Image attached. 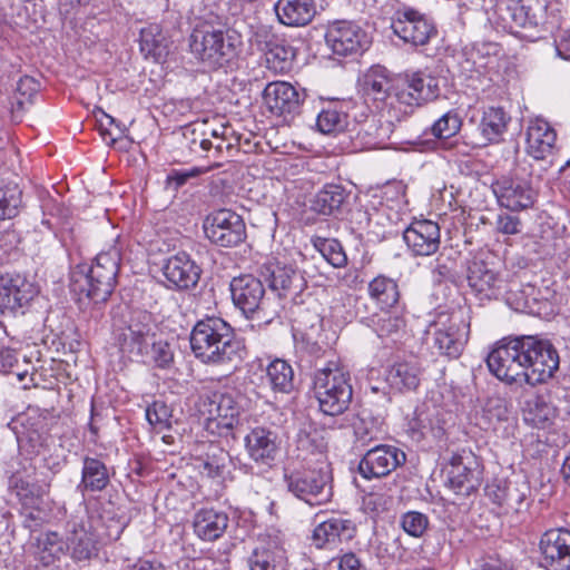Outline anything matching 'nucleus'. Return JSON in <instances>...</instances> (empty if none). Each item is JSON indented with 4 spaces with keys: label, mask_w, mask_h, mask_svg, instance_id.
Returning <instances> with one entry per match:
<instances>
[{
    "label": "nucleus",
    "mask_w": 570,
    "mask_h": 570,
    "mask_svg": "<svg viewBox=\"0 0 570 570\" xmlns=\"http://www.w3.org/2000/svg\"><path fill=\"white\" fill-rule=\"evenodd\" d=\"M190 347L202 363L236 368L245 348L232 326L220 317L198 321L190 333Z\"/></svg>",
    "instance_id": "nucleus-1"
},
{
    "label": "nucleus",
    "mask_w": 570,
    "mask_h": 570,
    "mask_svg": "<svg viewBox=\"0 0 570 570\" xmlns=\"http://www.w3.org/2000/svg\"><path fill=\"white\" fill-rule=\"evenodd\" d=\"M120 259L119 249L110 247L100 252L90 265L78 264L70 273L71 292L79 296V301L106 302L115 288Z\"/></svg>",
    "instance_id": "nucleus-2"
},
{
    "label": "nucleus",
    "mask_w": 570,
    "mask_h": 570,
    "mask_svg": "<svg viewBox=\"0 0 570 570\" xmlns=\"http://www.w3.org/2000/svg\"><path fill=\"white\" fill-rule=\"evenodd\" d=\"M243 37L222 24L204 23L189 37V49L196 59L212 69L225 68L234 63L243 50Z\"/></svg>",
    "instance_id": "nucleus-3"
},
{
    "label": "nucleus",
    "mask_w": 570,
    "mask_h": 570,
    "mask_svg": "<svg viewBox=\"0 0 570 570\" xmlns=\"http://www.w3.org/2000/svg\"><path fill=\"white\" fill-rule=\"evenodd\" d=\"M548 0H501L498 11L502 21L512 28H521L524 38L538 39L541 30H549L559 23L558 14L551 10Z\"/></svg>",
    "instance_id": "nucleus-4"
},
{
    "label": "nucleus",
    "mask_w": 570,
    "mask_h": 570,
    "mask_svg": "<svg viewBox=\"0 0 570 570\" xmlns=\"http://www.w3.org/2000/svg\"><path fill=\"white\" fill-rule=\"evenodd\" d=\"M313 390L320 410L326 415L344 413L352 401L350 374L336 361H328L325 366L315 371Z\"/></svg>",
    "instance_id": "nucleus-5"
},
{
    "label": "nucleus",
    "mask_w": 570,
    "mask_h": 570,
    "mask_svg": "<svg viewBox=\"0 0 570 570\" xmlns=\"http://www.w3.org/2000/svg\"><path fill=\"white\" fill-rule=\"evenodd\" d=\"M438 96L435 78L421 71L405 73L392 82L389 111L394 110V117L399 118Z\"/></svg>",
    "instance_id": "nucleus-6"
},
{
    "label": "nucleus",
    "mask_w": 570,
    "mask_h": 570,
    "mask_svg": "<svg viewBox=\"0 0 570 570\" xmlns=\"http://www.w3.org/2000/svg\"><path fill=\"white\" fill-rule=\"evenodd\" d=\"M520 348L527 384L535 386L547 383L554 376L559 370L560 357L549 340L537 335H523Z\"/></svg>",
    "instance_id": "nucleus-7"
},
{
    "label": "nucleus",
    "mask_w": 570,
    "mask_h": 570,
    "mask_svg": "<svg viewBox=\"0 0 570 570\" xmlns=\"http://www.w3.org/2000/svg\"><path fill=\"white\" fill-rule=\"evenodd\" d=\"M287 490L297 499L311 507L322 505L328 502L333 495L328 484V474L320 469L295 471L285 475Z\"/></svg>",
    "instance_id": "nucleus-8"
},
{
    "label": "nucleus",
    "mask_w": 570,
    "mask_h": 570,
    "mask_svg": "<svg viewBox=\"0 0 570 570\" xmlns=\"http://www.w3.org/2000/svg\"><path fill=\"white\" fill-rule=\"evenodd\" d=\"M391 28L403 42L414 48L426 46L436 35L433 21L411 7H404L394 13Z\"/></svg>",
    "instance_id": "nucleus-9"
},
{
    "label": "nucleus",
    "mask_w": 570,
    "mask_h": 570,
    "mask_svg": "<svg viewBox=\"0 0 570 570\" xmlns=\"http://www.w3.org/2000/svg\"><path fill=\"white\" fill-rule=\"evenodd\" d=\"M206 237L210 243L220 247H234L246 238V225L240 215L230 209H218L204 220Z\"/></svg>",
    "instance_id": "nucleus-10"
},
{
    "label": "nucleus",
    "mask_w": 570,
    "mask_h": 570,
    "mask_svg": "<svg viewBox=\"0 0 570 570\" xmlns=\"http://www.w3.org/2000/svg\"><path fill=\"white\" fill-rule=\"evenodd\" d=\"M199 411L207 416L208 425L215 424L223 434L238 425L242 406L234 394L215 391L200 396Z\"/></svg>",
    "instance_id": "nucleus-11"
},
{
    "label": "nucleus",
    "mask_w": 570,
    "mask_h": 570,
    "mask_svg": "<svg viewBox=\"0 0 570 570\" xmlns=\"http://www.w3.org/2000/svg\"><path fill=\"white\" fill-rule=\"evenodd\" d=\"M521 336L500 341L489 353L487 364L490 372L507 383L525 380V370L521 357Z\"/></svg>",
    "instance_id": "nucleus-12"
},
{
    "label": "nucleus",
    "mask_w": 570,
    "mask_h": 570,
    "mask_svg": "<svg viewBox=\"0 0 570 570\" xmlns=\"http://www.w3.org/2000/svg\"><path fill=\"white\" fill-rule=\"evenodd\" d=\"M66 551L75 562L90 561L98 556V539L87 515H76L67 522Z\"/></svg>",
    "instance_id": "nucleus-13"
},
{
    "label": "nucleus",
    "mask_w": 570,
    "mask_h": 570,
    "mask_svg": "<svg viewBox=\"0 0 570 570\" xmlns=\"http://www.w3.org/2000/svg\"><path fill=\"white\" fill-rule=\"evenodd\" d=\"M434 332V346L448 357L458 358L469 340L470 324L462 311L453 312L445 322L439 321Z\"/></svg>",
    "instance_id": "nucleus-14"
},
{
    "label": "nucleus",
    "mask_w": 570,
    "mask_h": 570,
    "mask_svg": "<svg viewBox=\"0 0 570 570\" xmlns=\"http://www.w3.org/2000/svg\"><path fill=\"white\" fill-rule=\"evenodd\" d=\"M446 484L458 495L468 497L481 484V471L472 452L455 453L446 468Z\"/></svg>",
    "instance_id": "nucleus-15"
},
{
    "label": "nucleus",
    "mask_w": 570,
    "mask_h": 570,
    "mask_svg": "<svg viewBox=\"0 0 570 570\" xmlns=\"http://www.w3.org/2000/svg\"><path fill=\"white\" fill-rule=\"evenodd\" d=\"M326 46L340 57L363 52L370 46L367 33L351 21H336L325 33Z\"/></svg>",
    "instance_id": "nucleus-16"
},
{
    "label": "nucleus",
    "mask_w": 570,
    "mask_h": 570,
    "mask_svg": "<svg viewBox=\"0 0 570 570\" xmlns=\"http://www.w3.org/2000/svg\"><path fill=\"white\" fill-rule=\"evenodd\" d=\"M153 316L147 311L130 312L127 325L120 336L122 351L135 356L144 357L155 336Z\"/></svg>",
    "instance_id": "nucleus-17"
},
{
    "label": "nucleus",
    "mask_w": 570,
    "mask_h": 570,
    "mask_svg": "<svg viewBox=\"0 0 570 570\" xmlns=\"http://www.w3.org/2000/svg\"><path fill=\"white\" fill-rule=\"evenodd\" d=\"M406 461L405 453L396 446L380 444L368 450L361 459L357 470L366 480L389 475Z\"/></svg>",
    "instance_id": "nucleus-18"
},
{
    "label": "nucleus",
    "mask_w": 570,
    "mask_h": 570,
    "mask_svg": "<svg viewBox=\"0 0 570 570\" xmlns=\"http://www.w3.org/2000/svg\"><path fill=\"white\" fill-rule=\"evenodd\" d=\"M35 466L31 462L24 466V474L17 471L10 478V489L14 492L24 509H31V520H42L43 498L47 494V485L39 484L32 474Z\"/></svg>",
    "instance_id": "nucleus-19"
},
{
    "label": "nucleus",
    "mask_w": 570,
    "mask_h": 570,
    "mask_svg": "<svg viewBox=\"0 0 570 570\" xmlns=\"http://www.w3.org/2000/svg\"><path fill=\"white\" fill-rule=\"evenodd\" d=\"M468 284L480 299H497L505 288V282L500 272L482 259H474L468 266Z\"/></svg>",
    "instance_id": "nucleus-20"
},
{
    "label": "nucleus",
    "mask_w": 570,
    "mask_h": 570,
    "mask_svg": "<svg viewBox=\"0 0 570 570\" xmlns=\"http://www.w3.org/2000/svg\"><path fill=\"white\" fill-rule=\"evenodd\" d=\"M492 190L499 205L509 210L530 208L537 198L531 184L522 178L502 177L493 183Z\"/></svg>",
    "instance_id": "nucleus-21"
},
{
    "label": "nucleus",
    "mask_w": 570,
    "mask_h": 570,
    "mask_svg": "<svg viewBox=\"0 0 570 570\" xmlns=\"http://www.w3.org/2000/svg\"><path fill=\"white\" fill-rule=\"evenodd\" d=\"M38 289L32 282L20 274L3 277L0 284V311L16 314L33 299Z\"/></svg>",
    "instance_id": "nucleus-22"
},
{
    "label": "nucleus",
    "mask_w": 570,
    "mask_h": 570,
    "mask_svg": "<svg viewBox=\"0 0 570 570\" xmlns=\"http://www.w3.org/2000/svg\"><path fill=\"white\" fill-rule=\"evenodd\" d=\"M163 275L170 289L185 291L197 285L202 269L185 252L168 257L163 265Z\"/></svg>",
    "instance_id": "nucleus-23"
},
{
    "label": "nucleus",
    "mask_w": 570,
    "mask_h": 570,
    "mask_svg": "<svg viewBox=\"0 0 570 570\" xmlns=\"http://www.w3.org/2000/svg\"><path fill=\"white\" fill-rule=\"evenodd\" d=\"M232 299L246 317H253L264 305L265 288L261 279L246 274L234 277L229 285Z\"/></svg>",
    "instance_id": "nucleus-24"
},
{
    "label": "nucleus",
    "mask_w": 570,
    "mask_h": 570,
    "mask_svg": "<svg viewBox=\"0 0 570 570\" xmlns=\"http://www.w3.org/2000/svg\"><path fill=\"white\" fill-rule=\"evenodd\" d=\"M403 239L414 256H431L441 244L440 226L429 219L414 220L404 230Z\"/></svg>",
    "instance_id": "nucleus-25"
},
{
    "label": "nucleus",
    "mask_w": 570,
    "mask_h": 570,
    "mask_svg": "<svg viewBox=\"0 0 570 570\" xmlns=\"http://www.w3.org/2000/svg\"><path fill=\"white\" fill-rule=\"evenodd\" d=\"M540 551L550 570H570V531L552 529L540 540Z\"/></svg>",
    "instance_id": "nucleus-26"
},
{
    "label": "nucleus",
    "mask_w": 570,
    "mask_h": 570,
    "mask_svg": "<svg viewBox=\"0 0 570 570\" xmlns=\"http://www.w3.org/2000/svg\"><path fill=\"white\" fill-rule=\"evenodd\" d=\"M245 450L256 463L272 465L279 451V438L276 431L256 426L245 436Z\"/></svg>",
    "instance_id": "nucleus-27"
},
{
    "label": "nucleus",
    "mask_w": 570,
    "mask_h": 570,
    "mask_svg": "<svg viewBox=\"0 0 570 570\" xmlns=\"http://www.w3.org/2000/svg\"><path fill=\"white\" fill-rule=\"evenodd\" d=\"M266 108L276 116L292 115L298 111L301 95L286 81L269 82L263 91Z\"/></svg>",
    "instance_id": "nucleus-28"
},
{
    "label": "nucleus",
    "mask_w": 570,
    "mask_h": 570,
    "mask_svg": "<svg viewBox=\"0 0 570 570\" xmlns=\"http://www.w3.org/2000/svg\"><path fill=\"white\" fill-rule=\"evenodd\" d=\"M355 531V524L350 519L332 517L315 527L312 541L318 549L334 548L353 539Z\"/></svg>",
    "instance_id": "nucleus-29"
},
{
    "label": "nucleus",
    "mask_w": 570,
    "mask_h": 570,
    "mask_svg": "<svg viewBox=\"0 0 570 570\" xmlns=\"http://www.w3.org/2000/svg\"><path fill=\"white\" fill-rule=\"evenodd\" d=\"M485 491L492 502L502 507L505 512L518 513L528 505L530 488L523 481L492 483L487 487Z\"/></svg>",
    "instance_id": "nucleus-30"
},
{
    "label": "nucleus",
    "mask_w": 570,
    "mask_h": 570,
    "mask_svg": "<svg viewBox=\"0 0 570 570\" xmlns=\"http://www.w3.org/2000/svg\"><path fill=\"white\" fill-rule=\"evenodd\" d=\"M557 134L551 125L542 119L535 118L529 122L527 128L525 151L537 160H543L553 154Z\"/></svg>",
    "instance_id": "nucleus-31"
},
{
    "label": "nucleus",
    "mask_w": 570,
    "mask_h": 570,
    "mask_svg": "<svg viewBox=\"0 0 570 570\" xmlns=\"http://www.w3.org/2000/svg\"><path fill=\"white\" fill-rule=\"evenodd\" d=\"M274 10L278 21L287 27H305L316 14L314 0H277Z\"/></svg>",
    "instance_id": "nucleus-32"
},
{
    "label": "nucleus",
    "mask_w": 570,
    "mask_h": 570,
    "mask_svg": "<svg viewBox=\"0 0 570 570\" xmlns=\"http://www.w3.org/2000/svg\"><path fill=\"white\" fill-rule=\"evenodd\" d=\"M229 518L226 512L213 508L200 509L194 515L195 534L204 541H215L226 531Z\"/></svg>",
    "instance_id": "nucleus-33"
},
{
    "label": "nucleus",
    "mask_w": 570,
    "mask_h": 570,
    "mask_svg": "<svg viewBox=\"0 0 570 570\" xmlns=\"http://www.w3.org/2000/svg\"><path fill=\"white\" fill-rule=\"evenodd\" d=\"M423 375V367L419 360H409L393 364L386 372V382L391 389L399 392L417 389Z\"/></svg>",
    "instance_id": "nucleus-34"
},
{
    "label": "nucleus",
    "mask_w": 570,
    "mask_h": 570,
    "mask_svg": "<svg viewBox=\"0 0 570 570\" xmlns=\"http://www.w3.org/2000/svg\"><path fill=\"white\" fill-rule=\"evenodd\" d=\"M350 191L340 184H326L312 200V209L324 216L340 214L347 202Z\"/></svg>",
    "instance_id": "nucleus-35"
},
{
    "label": "nucleus",
    "mask_w": 570,
    "mask_h": 570,
    "mask_svg": "<svg viewBox=\"0 0 570 570\" xmlns=\"http://www.w3.org/2000/svg\"><path fill=\"white\" fill-rule=\"evenodd\" d=\"M540 291L531 284L522 285L519 288H509L507 291V303L515 311L541 315L546 309L548 302L539 297Z\"/></svg>",
    "instance_id": "nucleus-36"
},
{
    "label": "nucleus",
    "mask_w": 570,
    "mask_h": 570,
    "mask_svg": "<svg viewBox=\"0 0 570 570\" xmlns=\"http://www.w3.org/2000/svg\"><path fill=\"white\" fill-rule=\"evenodd\" d=\"M139 42L141 52L156 61L165 60L173 46L170 38L156 23L141 29Z\"/></svg>",
    "instance_id": "nucleus-37"
},
{
    "label": "nucleus",
    "mask_w": 570,
    "mask_h": 570,
    "mask_svg": "<svg viewBox=\"0 0 570 570\" xmlns=\"http://www.w3.org/2000/svg\"><path fill=\"white\" fill-rule=\"evenodd\" d=\"M510 116L501 107H488L483 110L478 125L482 145L499 142L507 130Z\"/></svg>",
    "instance_id": "nucleus-38"
},
{
    "label": "nucleus",
    "mask_w": 570,
    "mask_h": 570,
    "mask_svg": "<svg viewBox=\"0 0 570 570\" xmlns=\"http://www.w3.org/2000/svg\"><path fill=\"white\" fill-rule=\"evenodd\" d=\"M110 482L106 464L91 456L82 459L81 481L78 490L85 492H100L105 490Z\"/></svg>",
    "instance_id": "nucleus-39"
},
{
    "label": "nucleus",
    "mask_w": 570,
    "mask_h": 570,
    "mask_svg": "<svg viewBox=\"0 0 570 570\" xmlns=\"http://www.w3.org/2000/svg\"><path fill=\"white\" fill-rule=\"evenodd\" d=\"M363 90L367 97L382 102V108L389 109L392 82L386 70L380 66L371 68L363 77Z\"/></svg>",
    "instance_id": "nucleus-40"
},
{
    "label": "nucleus",
    "mask_w": 570,
    "mask_h": 570,
    "mask_svg": "<svg viewBox=\"0 0 570 570\" xmlns=\"http://www.w3.org/2000/svg\"><path fill=\"white\" fill-rule=\"evenodd\" d=\"M183 147L197 157L210 158L212 139L206 137L205 122H193L183 128Z\"/></svg>",
    "instance_id": "nucleus-41"
},
{
    "label": "nucleus",
    "mask_w": 570,
    "mask_h": 570,
    "mask_svg": "<svg viewBox=\"0 0 570 570\" xmlns=\"http://www.w3.org/2000/svg\"><path fill=\"white\" fill-rule=\"evenodd\" d=\"M368 295L382 309L393 307L400 299L397 283L390 277L379 275L368 283Z\"/></svg>",
    "instance_id": "nucleus-42"
},
{
    "label": "nucleus",
    "mask_w": 570,
    "mask_h": 570,
    "mask_svg": "<svg viewBox=\"0 0 570 570\" xmlns=\"http://www.w3.org/2000/svg\"><path fill=\"white\" fill-rule=\"evenodd\" d=\"M65 551L66 541L63 542L57 532H42L36 538L35 554L45 566L59 560Z\"/></svg>",
    "instance_id": "nucleus-43"
},
{
    "label": "nucleus",
    "mask_w": 570,
    "mask_h": 570,
    "mask_svg": "<svg viewBox=\"0 0 570 570\" xmlns=\"http://www.w3.org/2000/svg\"><path fill=\"white\" fill-rule=\"evenodd\" d=\"M264 56L267 69L275 73H284L292 68L295 49L284 39H279L264 52Z\"/></svg>",
    "instance_id": "nucleus-44"
},
{
    "label": "nucleus",
    "mask_w": 570,
    "mask_h": 570,
    "mask_svg": "<svg viewBox=\"0 0 570 570\" xmlns=\"http://www.w3.org/2000/svg\"><path fill=\"white\" fill-rule=\"evenodd\" d=\"M266 379L274 392L289 393L294 387V371L284 360L276 358L267 365Z\"/></svg>",
    "instance_id": "nucleus-45"
},
{
    "label": "nucleus",
    "mask_w": 570,
    "mask_h": 570,
    "mask_svg": "<svg viewBox=\"0 0 570 570\" xmlns=\"http://www.w3.org/2000/svg\"><path fill=\"white\" fill-rule=\"evenodd\" d=\"M353 131H355V135L353 136L355 146L362 149L376 148L384 136L380 121L374 116L368 117L363 122L358 124Z\"/></svg>",
    "instance_id": "nucleus-46"
},
{
    "label": "nucleus",
    "mask_w": 570,
    "mask_h": 570,
    "mask_svg": "<svg viewBox=\"0 0 570 570\" xmlns=\"http://www.w3.org/2000/svg\"><path fill=\"white\" fill-rule=\"evenodd\" d=\"M482 417L488 424L484 429L498 431L501 424L511 420L508 401L500 396L489 397L483 406Z\"/></svg>",
    "instance_id": "nucleus-47"
},
{
    "label": "nucleus",
    "mask_w": 570,
    "mask_h": 570,
    "mask_svg": "<svg viewBox=\"0 0 570 570\" xmlns=\"http://www.w3.org/2000/svg\"><path fill=\"white\" fill-rule=\"evenodd\" d=\"M284 560V552L277 548L257 547L247 558L248 570H277Z\"/></svg>",
    "instance_id": "nucleus-48"
},
{
    "label": "nucleus",
    "mask_w": 570,
    "mask_h": 570,
    "mask_svg": "<svg viewBox=\"0 0 570 570\" xmlns=\"http://www.w3.org/2000/svg\"><path fill=\"white\" fill-rule=\"evenodd\" d=\"M296 446L301 452L303 460L308 454L324 456L327 449V441L322 431L312 429L309 431H299L296 438Z\"/></svg>",
    "instance_id": "nucleus-49"
},
{
    "label": "nucleus",
    "mask_w": 570,
    "mask_h": 570,
    "mask_svg": "<svg viewBox=\"0 0 570 570\" xmlns=\"http://www.w3.org/2000/svg\"><path fill=\"white\" fill-rule=\"evenodd\" d=\"M313 245L315 249L336 268L345 266L347 257L341 243L334 238L314 237Z\"/></svg>",
    "instance_id": "nucleus-50"
},
{
    "label": "nucleus",
    "mask_w": 570,
    "mask_h": 570,
    "mask_svg": "<svg viewBox=\"0 0 570 570\" xmlns=\"http://www.w3.org/2000/svg\"><path fill=\"white\" fill-rule=\"evenodd\" d=\"M371 322L374 332L381 338L397 336L405 326V321L402 316L386 312L373 316Z\"/></svg>",
    "instance_id": "nucleus-51"
},
{
    "label": "nucleus",
    "mask_w": 570,
    "mask_h": 570,
    "mask_svg": "<svg viewBox=\"0 0 570 570\" xmlns=\"http://www.w3.org/2000/svg\"><path fill=\"white\" fill-rule=\"evenodd\" d=\"M347 116L336 108L323 109L316 119V126L322 134L332 135L344 130Z\"/></svg>",
    "instance_id": "nucleus-52"
},
{
    "label": "nucleus",
    "mask_w": 570,
    "mask_h": 570,
    "mask_svg": "<svg viewBox=\"0 0 570 570\" xmlns=\"http://www.w3.org/2000/svg\"><path fill=\"white\" fill-rule=\"evenodd\" d=\"M299 279V275L292 267L276 266L271 273L269 286L281 297L285 296Z\"/></svg>",
    "instance_id": "nucleus-53"
},
{
    "label": "nucleus",
    "mask_w": 570,
    "mask_h": 570,
    "mask_svg": "<svg viewBox=\"0 0 570 570\" xmlns=\"http://www.w3.org/2000/svg\"><path fill=\"white\" fill-rule=\"evenodd\" d=\"M21 205V190L18 186L0 187V220L17 216Z\"/></svg>",
    "instance_id": "nucleus-54"
},
{
    "label": "nucleus",
    "mask_w": 570,
    "mask_h": 570,
    "mask_svg": "<svg viewBox=\"0 0 570 570\" xmlns=\"http://www.w3.org/2000/svg\"><path fill=\"white\" fill-rule=\"evenodd\" d=\"M462 126L458 112L450 110L442 115L431 127V134L439 139H448L455 136Z\"/></svg>",
    "instance_id": "nucleus-55"
},
{
    "label": "nucleus",
    "mask_w": 570,
    "mask_h": 570,
    "mask_svg": "<svg viewBox=\"0 0 570 570\" xmlns=\"http://www.w3.org/2000/svg\"><path fill=\"white\" fill-rule=\"evenodd\" d=\"M229 455L226 451L218 446H210V451L206 454V459L203 460V472L209 478H217L223 475Z\"/></svg>",
    "instance_id": "nucleus-56"
},
{
    "label": "nucleus",
    "mask_w": 570,
    "mask_h": 570,
    "mask_svg": "<svg viewBox=\"0 0 570 570\" xmlns=\"http://www.w3.org/2000/svg\"><path fill=\"white\" fill-rule=\"evenodd\" d=\"M429 518L419 511H407L401 515L400 525L409 535L421 538L429 528Z\"/></svg>",
    "instance_id": "nucleus-57"
},
{
    "label": "nucleus",
    "mask_w": 570,
    "mask_h": 570,
    "mask_svg": "<svg viewBox=\"0 0 570 570\" xmlns=\"http://www.w3.org/2000/svg\"><path fill=\"white\" fill-rule=\"evenodd\" d=\"M524 412V420L537 428H544L550 421L552 409L542 400L535 399L528 402Z\"/></svg>",
    "instance_id": "nucleus-58"
},
{
    "label": "nucleus",
    "mask_w": 570,
    "mask_h": 570,
    "mask_svg": "<svg viewBox=\"0 0 570 570\" xmlns=\"http://www.w3.org/2000/svg\"><path fill=\"white\" fill-rule=\"evenodd\" d=\"M146 419L158 431L170 428L171 411L161 401H155L146 410Z\"/></svg>",
    "instance_id": "nucleus-59"
},
{
    "label": "nucleus",
    "mask_w": 570,
    "mask_h": 570,
    "mask_svg": "<svg viewBox=\"0 0 570 570\" xmlns=\"http://www.w3.org/2000/svg\"><path fill=\"white\" fill-rule=\"evenodd\" d=\"M144 357H149L156 366L166 368L174 361V352L167 341H155L153 338L148 347V354Z\"/></svg>",
    "instance_id": "nucleus-60"
},
{
    "label": "nucleus",
    "mask_w": 570,
    "mask_h": 570,
    "mask_svg": "<svg viewBox=\"0 0 570 570\" xmlns=\"http://www.w3.org/2000/svg\"><path fill=\"white\" fill-rule=\"evenodd\" d=\"M219 166V163H215L210 166L193 167L186 170H171L167 176V184L174 189H178L184 186L190 178L198 177L199 175L206 174L213 168H217Z\"/></svg>",
    "instance_id": "nucleus-61"
},
{
    "label": "nucleus",
    "mask_w": 570,
    "mask_h": 570,
    "mask_svg": "<svg viewBox=\"0 0 570 570\" xmlns=\"http://www.w3.org/2000/svg\"><path fill=\"white\" fill-rule=\"evenodd\" d=\"M40 83L30 76H23L19 79L16 89V99L19 108H24L26 104H30L32 98L38 94Z\"/></svg>",
    "instance_id": "nucleus-62"
},
{
    "label": "nucleus",
    "mask_w": 570,
    "mask_h": 570,
    "mask_svg": "<svg viewBox=\"0 0 570 570\" xmlns=\"http://www.w3.org/2000/svg\"><path fill=\"white\" fill-rule=\"evenodd\" d=\"M281 38L273 32L269 26H258L253 32L252 41L261 50L265 52L274 46Z\"/></svg>",
    "instance_id": "nucleus-63"
},
{
    "label": "nucleus",
    "mask_w": 570,
    "mask_h": 570,
    "mask_svg": "<svg viewBox=\"0 0 570 570\" xmlns=\"http://www.w3.org/2000/svg\"><path fill=\"white\" fill-rule=\"evenodd\" d=\"M495 227L503 235H517L522 232V222L518 216L503 213L498 215Z\"/></svg>",
    "instance_id": "nucleus-64"
}]
</instances>
